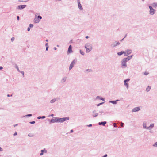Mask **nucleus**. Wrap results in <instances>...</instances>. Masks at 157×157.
Returning <instances> with one entry per match:
<instances>
[{
  "label": "nucleus",
  "mask_w": 157,
  "mask_h": 157,
  "mask_svg": "<svg viewBox=\"0 0 157 157\" xmlns=\"http://www.w3.org/2000/svg\"><path fill=\"white\" fill-rule=\"evenodd\" d=\"M85 48L86 49V52L88 53L92 49V45L90 43H88L85 44Z\"/></svg>",
  "instance_id": "nucleus-1"
},
{
  "label": "nucleus",
  "mask_w": 157,
  "mask_h": 157,
  "mask_svg": "<svg viewBox=\"0 0 157 157\" xmlns=\"http://www.w3.org/2000/svg\"><path fill=\"white\" fill-rule=\"evenodd\" d=\"M58 118V122H60L61 123H63L66 120H69V118L68 117H64L63 118L57 117Z\"/></svg>",
  "instance_id": "nucleus-2"
},
{
  "label": "nucleus",
  "mask_w": 157,
  "mask_h": 157,
  "mask_svg": "<svg viewBox=\"0 0 157 157\" xmlns=\"http://www.w3.org/2000/svg\"><path fill=\"white\" fill-rule=\"evenodd\" d=\"M76 62H77V59H74L72 61V62L71 63L70 66H69V69L70 70L72 69V68H73V67L74 66V64H75V63Z\"/></svg>",
  "instance_id": "nucleus-3"
},
{
  "label": "nucleus",
  "mask_w": 157,
  "mask_h": 157,
  "mask_svg": "<svg viewBox=\"0 0 157 157\" xmlns=\"http://www.w3.org/2000/svg\"><path fill=\"white\" fill-rule=\"evenodd\" d=\"M58 122L57 117H53L51 120L50 123H55Z\"/></svg>",
  "instance_id": "nucleus-4"
},
{
  "label": "nucleus",
  "mask_w": 157,
  "mask_h": 157,
  "mask_svg": "<svg viewBox=\"0 0 157 157\" xmlns=\"http://www.w3.org/2000/svg\"><path fill=\"white\" fill-rule=\"evenodd\" d=\"M132 52L131 50L128 49L126 50L125 52H124V56H127L128 55L130 54Z\"/></svg>",
  "instance_id": "nucleus-5"
},
{
  "label": "nucleus",
  "mask_w": 157,
  "mask_h": 157,
  "mask_svg": "<svg viewBox=\"0 0 157 157\" xmlns=\"http://www.w3.org/2000/svg\"><path fill=\"white\" fill-rule=\"evenodd\" d=\"M120 43L119 42L115 41L111 45L112 47H114L116 46L117 45L120 44Z\"/></svg>",
  "instance_id": "nucleus-6"
},
{
  "label": "nucleus",
  "mask_w": 157,
  "mask_h": 157,
  "mask_svg": "<svg viewBox=\"0 0 157 157\" xmlns=\"http://www.w3.org/2000/svg\"><path fill=\"white\" fill-rule=\"evenodd\" d=\"M77 1L78 2V5L79 9L81 10H83V8L80 4V0H77Z\"/></svg>",
  "instance_id": "nucleus-7"
},
{
  "label": "nucleus",
  "mask_w": 157,
  "mask_h": 157,
  "mask_svg": "<svg viewBox=\"0 0 157 157\" xmlns=\"http://www.w3.org/2000/svg\"><path fill=\"white\" fill-rule=\"evenodd\" d=\"M130 80V78H127L126 79H125L124 80V84L125 86H126V87L128 89V83H126L127 82L129 81Z\"/></svg>",
  "instance_id": "nucleus-8"
},
{
  "label": "nucleus",
  "mask_w": 157,
  "mask_h": 157,
  "mask_svg": "<svg viewBox=\"0 0 157 157\" xmlns=\"http://www.w3.org/2000/svg\"><path fill=\"white\" fill-rule=\"evenodd\" d=\"M92 116L94 117H97L98 115V113L97 112V111L96 110H94L92 112Z\"/></svg>",
  "instance_id": "nucleus-9"
},
{
  "label": "nucleus",
  "mask_w": 157,
  "mask_h": 157,
  "mask_svg": "<svg viewBox=\"0 0 157 157\" xmlns=\"http://www.w3.org/2000/svg\"><path fill=\"white\" fill-rule=\"evenodd\" d=\"M26 6V5H19L18 6L17 8L18 9L22 10L25 8Z\"/></svg>",
  "instance_id": "nucleus-10"
},
{
  "label": "nucleus",
  "mask_w": 157,
  "mask_h": 157,
  "mask_svg": "<svg viewBox=\"0 0 157 157\" xmlns=\"http://www.w3.org/2000/svg\"><path fill=\"white\" fill-rule=\"evenodd\" d=\"M72 52V46L71 45H70L68 48V50L67 51V53H70Z\"/></svg>",
  "instance_id": "nucleus-11"
},
{
  "label": "nucleus",
  "mask_w": 157,
  "mask_h": 157,
  "mask_svg": "<svg viewBox=\"0 0 157 157\" xmlns=\"http://www.w3.org/2000/svg\"><path fill=\"white\" fill-rule=\"evenodd\" d=\"M140 110V108L139 107H136L134 108L132 110L133 112H136L139 111Z\"/></svg>",
  "instance_id": "nucleus-12"
},
{
  "label": "nucleus",
  "mask_w": 157,
  "mask_h": 157,
  "mask_svg": "<svg viewBox=\"0 0 157 157\" xmlns=\"http://www.w3.org/2000/svg\"><path fill=\"white\" fill-rule=\"evenodd\" d=\"M155 11V10L153 8L151 10H150L149 13L151 15H153L154 14Z\"/></svg>",
  "instance_id": "nucleus-13"
},
{
  "label": "nucleus",
  "mask_w": 157,
  "mask_h": 157,
  "mask_svg": "<svg viewBox=\"0 0 157 157\" xmlns=\"http://www.w3.org/2000/svg\"><path fill=\"white\" fill-rule=\"evenodd\" d=\"M107 123V122L105 121H102L99 122L98 123V124L99 125H102L103 126H105V124Z\"/></svg>",
  "instance_id": "nucleus-14"
},
{
  "label": "nucleus",
  "mask_w": 157,
  "mask_h": 157,
  "mask_svg": "<svg viewBox=\"0 0 157 157\" xmlns=\"http://www.w3.org/2000/svg\"><path fill=\"white\" fill-rule=\"evenodd\" d=\"M147 122L146 121H144L143 124V127L144 129H147V127L146 126Z\"/></svg>",
  "instance_id": "nucleus-15"
},
{
  "label": "nucleus",
  "mask_w": 157,
  "mask_h": 157,
  "mask_svg": "<svg viewBox=\"0 0 157 157\" xmlns=\"http://www.w3.org/2000/svg\"><path fill=\"white\" fill-rule=\"evenodd\" d=\"M121 65L122 68H125L127 67V64L125 63H124L121 61Z\"/></svg>",
  "instance_id": "nucleus-16"
},
{
  "label": "nucleus",
  "mask_w": 157,
  "mask_h": 157,
  "mask_svg": "<svg viewBox=\"0 0 157 157\" xmlns=\"http://www.w3.org/2000/svg\"><path fill=\"white\" fill-rule=\"evenodd\" d=\"M118 101H119V100L117 99L116 101H109V102L112 103L113 104H116L117 103V102Z\"/></svg>",
  "instance_id": "nucleus-17"
},
{
  "label": "nucleus",
  "mask_w": 157,
  "mask_h": 157,
  "mask_svg": "<svg viewBox=\"0 0 157 157\" xmlns=\"http://www.w3.org/2000/svg\"><path fill=\"white\" fill-rule=\"evenodd\" d=\"M133 55H130V56H128L126 58H125L126 59H127V60L128 61H129V60H130L132 57L133 56Z\"/></svg>",
  "instance_id": "nucleus-18"
},
{
  "label": "nucleus",
  "mask_w": 157,
  "mask_h": 157,
  "mask_svg": "<svg viewBox=\"0 0 157 157\" xmlns=\"http://www.w3.org/2000/svg\"><path fill=\"white\" fill-rule=\"evenodd\" d=\"M96 99H100L102 100L103 101H105V98H102L100 96H98L96 97Z\"/></svg>",
  "instance_id": "nucleus-19"
},
{
  "label": "nucleus",
  "mask_w": 157,
  "mask_h": 157,
  "mask_svg": "<svg viewBox=\"0 0 157 157\" xmlns=\"http://www.w3.org/2000/svg\"><path fill=\"white\" fill-rule=\"evenodd\" d=\"M154 126V124H151L149 127H147V129L151 130V129Z\"/></svg>",
  "instance_id": "nucleus-20"
},
{
  "label": "nucleus",
  "mask_w": 157,
  "mask_h": 157,
  "mask_svg": "<svg viewBox=\"0 0 157 157\" xmlns=\"http://www.w3.org/2000/svg\"><path fill=\"white\" fill-rule=\"evenodd\" d=\"M66 79H67V77H64L62 79L61 81V82L62 83H63L66 81Z\"/></svg>",
  "instance_id": "nucleus-21"
},
{
  "label": "nucleus",
  "mask_w": 157,
  "mask_h": 157,
  "mask_svg": "<svg viewBox=\"0 0 157 157\" xmlns=\"http://www.w3.org/2000/svg\"><path fill=\"white\" fill-rule=\"evenodd\" d=\"M124 52L123 51H121L120 52H118L117 53V54L119 56H121L122 54H124Z\"/></svg>",
  "instance_id": "nucleus-22"
},
{
  "label": "nucleus",
  "mask_w": 157,
  "mask_h": 157,
  "mask_svg": "<svg viewBox=\"0 0 157 157\" xmlns=\"http://www.w3.org/2000/svg\"><path fill=\"white\" fill-rule=\"evenodd\" d=\"M151 88V86H148L146 88V91H147V92H148V91H149V90H150V89Z\"/></svg>",
  "instance_id": "nucleus-23"
},
{
  "label": "nucleus",
  "mask_w": 157,
  "mask_h": 157,
  "mask_svg": "<svg viewBox=\"0 0 157 157\" xmlns=\"http://www.w3.org/2000/svg\"><path fill=\"white\" fill-rule=\"evenodd\" d=\"M46 117L45 116H38L37 118L38 119H44Z\"/></svg>",
  "instance_id": "nucleus-24"
},
{
  "label": "nucleus",
  "mask_w": 157,
  "mask_h": 157,
  "mask_svg": "<svg viewBox=\"0 0 157 157\" xmlns=\"http://www.w3.org/2000/svg\"><path fill=\"white\" fill-rule=\"evenodd\" d=\"M152 5L153 7L156 8V7H157V2L154 3L152 4Z\"/></svg>",
  "instance_id": "nucleus-25"
},
{
  "label": "nucleus",
  "mask_w": 157,
  "mask_h": 157,
  "mask_svg": "<svg viewBox=\"0 0 157 157\" xmlns=\"http://www.w3.org/2000/svg\"><path fill=\"white\" fill-rule=\"evenodd\" d=\"M56 100L55 98H54L50 101V103H52L55 102Z\"/></svg>",
  "instance_id": "nucleus-26"
},
{
  "label": "nucleus",
  "mask_w": 157,
  "mask_h": 157,
  "mask_svg": "<svg viewBox=\"0 0 157 157\" xmlns=\"http://www.w3.org/2000/svg\"><path fill=\"white\" fill-rule=\"evenodd\" d=\"M15 67L17 69V71L18 72H20V71L19 68L18 67L17 65V64H15Z\"/></svg>",
  "instance_id": "nucleus-27"
},
{
  "label": "nucleus",
  "mask_w": 157,
  "mask_h": 157,
  "mask_svg": "<svg viewBox=\"0 0 157 157\" xmlns=\"http://www.w3.org/2000/svg\"><path fill=\"white\" fill-rule=\"evenodd\" d=\"M79 52H80V53L81 55H84L85 53H84V52L83 51L81 50H80V51H79Z\"/></svg>",
  "instance_id": "nucleus-28"
},
{
  "label": "nucleus",
  "mask_w": 157,
  "mask_h": 157,
  "mask_svg": "<svg viewBox=\"0 0 157 157\" xmlns=\"http://www.w3.org/2000/svg\"><path fill=\"white\" fill-rule=\"evenodd\" d=\"M122 61H123V62H124V63H126L127 62V61H128L127 59H126L125 58H123L122 60Z\"/></svg>",
  "instance_id": "nucleus-29"
},
{
  "label": "nucleus",
  "mask_w": 157,
  "mask_h": 157,
  "mask_svg": "<svg viewBox=\"0 0 157 157\" xmlns=\"http://www.w3.org/2000/svg\"><path fill=\"white\" fill-rule=\"evenodd\" d=\"M40 21V20L38 19L35 20L34 21V22L36 23H38Z\"/></svg>",
  "instance_id": "nucleus-30"
},
{
  "label": "nucleus",
  "mask_w": 157,
  "mask_h": 157,
  "mask_svg": "<svg viewBox=\"0 0 157 157\" xmlns=\"http://www.w3.org/2000/svg\"><path fill=\"white\" fill-rule=\"evenodd\" d=\"M32 116V114H27V115H25V116H23V117H31Z\"/></svg>",
  "instance_id": "nucleus-31"
},
{
  "label": "nucleus",
  "mask_w": 157,
  "mask_h": 157,
  "mask_svg": "<svg viewBox=\"0 0 157 157\" xmlns=\"http://www.w3.org/2000/svg\"><path fill=\"white\" fill-rule=\"evenodd\" d=\"M104 103V102H102L101 103H99L97 105V106H99L103 104Z\"/></svg>",
  "instance_id": "nucleus-32"
},
{
  "label": "nucleus",
  "mask_w": 157,
  "mask_h": 157,
  "mask_svg": "<svg viewBox=\"0 0 157 157\" xmlns=\"http://www.w3.org/2000/svg\"><path fill=\"white\" fill-rule=\"evenodd\" d=\"M28 136L29 137H32L34 136V135L31 133H29Z\"/></svg>",
  "instance_id": "nucleus-33"
},
{
  "label": "nucleus",
  "mask_w": 157,
  "mask_h": 157,
  "mask_svg": "<svg viewBox=\"0 0 157 157\" xmlns=\"http://www.w3.org/2000/svg\"><path fill=\"white\" fill-rule=\"evenodd\" d=\"M124 124L122 122H121V127H124Z\"/></svg>",
  "instance_id": "nucleus-34"
},
{
  "label": "nucleus",
  "mask_w": 157,
  "mask_h": 157,
  "mask_svg": "<svg viewBox=\"0 0 157 157\" xmlns=\"http://www.w3.org/2000/svg\"><path fill=\"white\" fill-rule=\"evenodd\" d=\"M153 146L157 147V142L155 143L153 145Z\"/></svg>",
  "instance_id": "nucleus-35"
},
{
  "label": "nucleus",
  "mask_w": 157,
  "mask_h": 157,
  "mask_svg": "<svg viewBox=\"0 0 157 157\" xmlns=\"http://www.w3.org/2000/svg\"><path fill=\"white\" fill-rule=\"evenodd\" d=\"M42 18V17L41 16H40V15H38V16H37V19H40L39 20H40Z\"/></svg>",
  "instance_id": "nucleus-36"
},
{
  "label": "nucleus",
  "mask_w": 157,
  "mask_h": 157,
  "mask_svg": "<svg viewBox=\"0 0 157 157\" xmlns=\"http://www.w3.org/2000/svg\"><path fill=\"white\" fill-rule=\"evenodd\" d=\"M44 152V150H42L41 151V153H40V155H43Z\"/></svg>",
  "instance_id": "nucleus-37"
},
{
  "label": "nucleus",
  "mask_w": 157,
  "mask_h": 157,
  "mask_svg": "<svg viewBox=\"0 0 157 157\" xmlns=\"http://www.w3.org/2000/svg\"><path fill=\"white\" fill-rule=\"evenodd\" d=\"M21 73L22 75V76L24 77V71H20V72Z\"/></svg>",
  "instance_id": "nucleus-38"
},
{
  "label": "nucleus",
  "mask_w": 157,
  "mask_h": 157,
  "mask_svg": "<svg viewBox=\"0 0 157 157\" xmlns=\"http://www.w3.org/2000/svg\"><path fill=\"white\" fill-rule=\"evenodd\" d=\"M29 123L30 124H34L35 123V121H31L29 122Z\"/></svg>",
  "instance_id": "nucleus-39"
},
{
  "label": "nucleus",
  "mask_w": 157,
  "mask_h": 157,
  "mask_svg": "<svg viewBox=\"0 0 157 157\" xmlns=\"http://www.w3.org/2000/svg\"><path fill=\"white\" fill-rule=\"evenodd\" d=\"M99 113H100V115H101L102 114L104 113V112L103 111H100Z\"/></svg>",
  "instance_id": "nucleus-40"
},
{
  "label": "nucleus",
  "mask_w": 157,
  "mask_h": 157,
  "mask_svg": "<svg viewBox=\"0 0 157 157\" xmlns=\"http://www.w3.org/2000/svg\"><path fill=\"white\" fill-rule=\"evenodd\" d=\"M14 39H15V38H14V37H12V38H11V41L12 42H13V41H14Z\"/></svg>",
  "instance_id": "nucleus-41"
},
{
  "label": "nucleus",
  "mask_w": 157,
  "mask_h": 157,
  "mask_svg": "<svg viewBox=\"0 0 157 157\" xmlns=\"http://www.w3.org/2000/svg\"><path fill=\"white\" fill-rule=\"evenodd\" d=\"M33 24H29V27L31 28L33 27Z\"/></svg>",
  "instance_id": "nucleus-42"
},
{
  "label": "nucleus",
  "mask_w": 157,
  "mask_h": 157,
  "mask_svg": "<svg viewBox=\"0 0 157 157\" xmlns=\"http://www.w3.org/2000/svg\"><path fill=\"white\" fill-rule=\"evenodd\" d=\"M148 74H149V73L148 72H145L144 73V74L145 75H148Z\"/></svg>",
  "instance_id": "nucleus-43"
},
{
  "label": "nucleus",
  "mask_w": 157,
  "mask_h": 157,
  "mask_svg": "<svg viewBox=\"0 0 157 157\" xmlns=\"http://www.w3.org/2000/svg\"><path fill=\"white\" fill-rule=\"evenodd\" d=\"M149 9H150V10H151L152 9H153V8H152V7L151 6H149Z\"/></svg>",
  "instance_id": "nucleus-44"
},
{
  "label": "nucleus",
  "mask_w": 157,
  "mask_h": 157,
  "mask_svg": "<svg viewBox=\"0 0 157 157\" xmlns=\"http://www.w3.org/2000/svg\"><path fill=\"white\" fill-rule=\"evenodd\" d=\"M92 124H89V125H87V127H92Z\"/></svg>",
  "instance_id": "nucleus-45"
},
{
  "label": "nucleus",
  "mask_w": 157,
  "mask_h": 157,
  "mask_svg": "<svg viewBox=\"0 0 157 157\" xmlns=\"http://www.w3.org/2000/svg\"><path fill=\"white\" fill-rule=\"evenodd\" d=\"M17 20H19L20 19V17H19V16H17Z\"/></svg>",
  "instance_id": "nucleus-46"
},
{
  "label": "nucleus",
  "mask_w": 157,
  "mask_h": 157,
  "mask_svg": "<svg viewBox=\"0 0 157 157\" xmlns=\"http://www.w3.org/2000/svg\"><path fill=\"white\" fill-rule=\"evenodd\" d=\"M113 124H114L113 126H114V127H117V125H116L115 123H114Z\"/></svg>",
  "instance_id": "nucleus-47"
},
{
  "label": "nucleus",
  "mask_w": 157,
  "mask_h": 157,
  "mask_svg": "<svg viewBox=\"0 0 157 157\" xmlns=\"http://www.w3.org/2000/svg\"><path fill=\"white\" fill-rule=\"evenodd\" d=\"M3 151V149L0 147V152L2 151Z\"/></svg>",
  "instance_id": "nucleus-48"
},
{
  "label": "nucleus",
  "mask_w": 157,
  "mask_h": 157,
  "mask_svg": "<svg viewBox=\"0 0 157 157\" xmlns=\"http://www.w3.org/2000/svg\"><path fill=\"white\" fill-rule=\"evenodd\" d=\"M107 156L108 155L107 154H105L102 157H107Z\"/></svg>",
  "instance_id": "nucleus-49"
},
{
  "label": "nucleus",
  "mask_w": 157,
  "mask_h": 157,
  "mask_svg": "<svg viewBox=\"0 0 157 157\" xmlns=\"http://www.w3.org/2000/svg\"><path fill=\"white\" fill-rule=\"evenodd\" d=\"M7 97H10H10H12V94H11V95H10H10L9 94H8L7 95Z\"/></svg>",
  "instance_id": "nucleus-50"
},
{
  "label": "nucleus",
  "mask_w": 157,
  "mask_h": 157,
  "mask_svg": "<svg viewBox=\"0 0 157 157\" xmlns=\"http://www.w3.org/2000/svg\"><path fill=\"white\" fill-rule=\"evenodd\" d=\"M49 47H46V50L47 51L48 50Z\"/></svg>",
  "instance_id": "nucleus-51"
},
{
  "label": "nucleus",
  "mask_w": 157,
  "mask_h": 157,
  "mask_svg": "<svg viewBox=\"0 0 157 157\" xmlns=\"http://www.w3.org/2000/svg\"><path fill=\"white\" fill-rule=\"evenodd\" d=\"M45 46L46 47H48V43H46V44H45Z\"/></svg>",
  "instance_id": "nucleus-52"
},
{
  "label": "nucleus",
  "mask_w": 157,
  "mask_h": 157,
  "mask_svg": "<svg viewBox=\"0 0 157 157\" xmlns=\"http://www.w3.org/2000/svg\"><path fill=\"white\" fill-rule=\"evenodd\" d=\"M17 132H15V133L13 135L14 136H16V135H17Z\"/></svg>",
  "instance_id": "nucleus-53"
},
{
  "label": "nucleus",
  "mask_w": 157,
  "mask_h": 157,
  "mask_svg": "<svg viewBox=\"0 0 157 157\" xmlns=\"http://www.w3.org/2000/svg\"><path fill=\"white\" fill-rule=\"evenodd\" d=\"M3 68V67L2 66H0V70H2Z\"/></svg>",
  "instance_id": "nucleus-54"
},
{
  "label": "nucleus",
  "mask_w": 157,
  "mask_h": 157,
  "mask_svg": "<svg viewBox=\"0 0 157 157\" xmlns=\"http://www.w3.org/2000/svg\"><path fill=\"white\" fill-rule=\"evenodd\" d=\"M30 30V28L29 27H28L27 28V31H29Z\"/></svg>",
  "instance_id": "nucleus-55"
},
{
  "label": "nucleus",
  "mask_w": 157,
  "mask_h": 157,
  "mask_svg": "<svg viewBox=\"0 0 157 157\" xmlns=\"http://www.w3.org/2000/svg\"><path fill=\"white\" fill-rule=\"evenodd\" d=\"M74 132V131H73V130L72 129L71 130H70V132H71V133H72V132Z\"/></svg>",
  "instance_id": "nucleus-56"
},
{
  "label": "nucleus",
  "mask_w": 157,
  "mask_h": 157,
  "mask_svg": "<svg viewBox=\"0 0 157 157\" xmlns=\"http://www.w3.org/2000/svg\"><path fill=\"white\" fill-rule=\"evenodd\" d=\"M54 116V114H51V115H50L49 116H52V117H53Z\"/></svg>",
  "instance_id": "nucleus-57"
},
{
  "label": "nucleus",
  "mask_w": 157,
  "mask_h": 157,
  "mask_svg": "<svg viewBox=\"0 0 157 157\" xmlns=\"http://www.w3.org/2000/svg\"><path fill=\"white\" fill-rule=\"evenodd\" d=\"M124 39V38H123L121 40H120V41H121V42Z\"/></svg>",
  "instance_id": "nucleus-58"
},
{
  "label": "nucleus",
  "mask_w": 157,
  "mask_h": 157,
  "mask_svg": "<svg viewBox=\"0 0 157 157\" xmlns=\"http://www.w3.org/2000/svg\"><path fill=\"white\" fill-rule=\"evenodd\" d=\"M85 38L86 39H88V38H89V37L88 36H86L85 37Z\"/></svg>",
  "instance_id": "nucleus-59"
},
{
  "label": "nucleus",
  "mask_w": 157,
  "mask_h": 157,
  "mask_svg": "<svg viewBox=\"0 0 157 157\" xmlns=\"http://www.w3.org/2000/svg\"><path fill=\"white\" fill-rule=\"evenodd\" d=\"M21 1V2H27V1Z\"/></svg>",
  "instance_id": "nucleus-60"
},
{
  "label": "nucleus",
  "mask_w": 157,
  "mask_h": 157,
  "mask_svg": "<svg viewBox=\"0 0 157 157\" xmlns=\"http://www.w3.org/2000/svg\"><path fill=\"white\" fill-rule=\"evenodd\" d=\"M17 125H18V124H14V127H15V126H17Z\"/></svg>",
  "instance_id": "nucleus-61"
},
{
  "label": "nucleus",
  "mask_w": 157,
  "mask_h": 157,
  "mask_svg": "<svg viewBox=\"0 0 157 157\" xmlns=\"http://www.w3.org/2000/svg\"><path fill=\"white\" fill-rule=\"evenodd\" d=\"M127 36V34H126L125 35V36L124 37V38H125V37Z\"/></svg>",
  "instance_id": "nucleus-62"
},
{
  "label": "nucleus",
  "mask_w": 157,
  "mask_h": 157,
  "mask_svg": "<svg viewBox=\"0 0 157 157\" xmlns=\"http://www.w3.org/2000/svg\"><path fill=\"white\" fill-rule=\"evenodd\" d=\"M54 49L55 50H56L57 49V48L56 47H54Z\"/></svg>",
  "instance_id": "nucleus-63"
},
{
  "label": "nucleus",
  "mask_w": 157,
  "mask_h": 157,
  "mask_svg": "<svg viewBox=\"0 0 157 157\" xmlns=\"http://www.w3.org/2000/svg\"><path fill=\"white\" fill-rule=\"evenodd\" d=\"M45 41L46 42H48V39H46Z\"/></svg>",
  "instance_id": "nucleus-64"
}]
</instances>
